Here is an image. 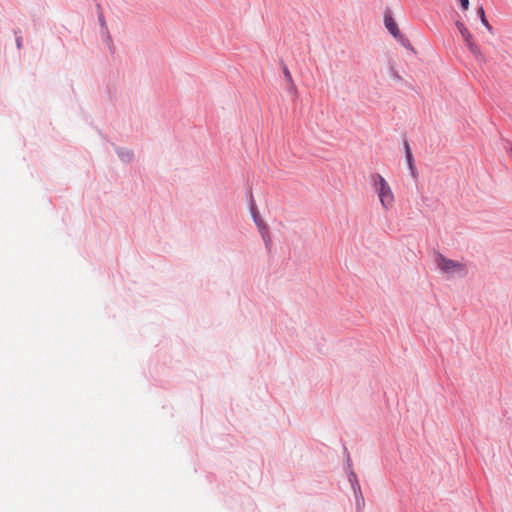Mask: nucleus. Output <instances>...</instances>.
<instances>
[{
	"label": "nucleus",
	"instance_id": "obj_4",
	"mask_svg": "<svg viewBox=\"0 0 512 512\" xmlns=\"http://www.w3.org/2000/svg\"><path fill=\"white\" fill-rule=\"evenodd\" d=\"M463 42L467 46L469 52L478 60L483 59V54L478 47V45L475 43L472 33L469 31L467 33H463L461 35Z\"/></svg>",
	"mask_w": 512,
	"mask_h": 512
},
{
	"label": "nucleus",
	"instance_id": "obj_6",
	"mask_svg": "<svg viewBox=\"0 0 512 512\" xmlns=\"http://www.w3.org/2000/svg\"><path fill=\"white\" fill-rule=\"evenodd\" d=\"M477 14H478V17L481 21V23L483 24V26L488 30V32L490 33H493V28L492 26L489 24L486 16H485V11H484V8L483 6H480L477 10Z\"/></svg>",
	"mask_w": 512,
	"mask_h": 512
},
{
	"label": "nucleus",
	"instance_id": "obj_13",
	"mask_svg": "<svg viewBox=\"0 0 512 512\" xmlns=\"http://www.w3.org/2000/svg\"><path fill=\"white\" fill-rule=\"evenodd\" d=\"M284 74H285V76H286L289 80H291V75H290V72H289V70H288L287 68H285V69H284Z\"/></svg>",
	"mask_w": 512,
	"mask_h": 512
},
{
	"label": "nucleus",
	"instance_id": "obj_11",
	"mask_svg": "<svg viewBox=\"0 0 512 512\" xmlns=\"http://www.w3.org/2000/svg\"><path fill=\"white\" fill-rule=\"evenodd\" d=\"M459 1V4L461 6V9L463 11H467L469 9V6H470V1L469 0H458Z\"/></svg>",
	"mask_w": 512,
	"mask_h": 512
},
{
	"label": "nucleus",
	"instance_id": "obj_5",
	"mask_svg": "<svg viewBox=\"0 0 512 512\" xmlns=\"http://www.w3.org/2000/svg\"><path fill=\"white\" fill-rule=\"evenodd\" d=\"M116 153L123 163H130L133 160V151L128 148H117Z\"/></svg>",
	"mask_w": 512,
	"mask_h": 512
},
{
	"label": "nucleus",
	"instance_id": "obj_15",
	"mask_svg": "<svg viewBox=\"0 0 512 512\" xmlns=\"http://www.w3.org/2000/svg\"><path fill=\"white\" fill-rule=\"evenodd\" d=\"M17 45H18V47H20V45H21V42L19 39L17 40Z\"/></svg>",
	"mask_w": 512,
	"mask_h": 512
},
{
	"label": "nucleus",
	"instance_id": "obj_3",
	"mask_svg": "<svg viewBox=\"0 0 512 512\" xmlns=\"http://www.w3.org/2000/svg\"><path fill=\"white\" fill-rule=\"evenodd\" d=\"M384 25H385V28L388 30V32L402 45L404 46L405 48H408L410 50H412V46L410 44V41L407 39V37H405L395 19L393 18L392 16V13L391 11H386L385 14H384Z\"/></svg>",
	"mask_w": 512,
	"mask_h": 512
},
{
	"label": "nucleus",
	"instance_id": "obj_1",
	"mask_svg": "<svg viewBox=\"0 0 512 512\" xmlns=\"http://www.w3.org/2000/svg\"><path fill=\"white\" fill-rule=\"evenodd\" d=\"M435 265L438 271L450 280L464 279L469 274L468 264L462 259H451L443 254H437L435 256Z\"/></svg>",
	"mask_w": 512,
	"mask_h": 512
},
{
	"label": "nucleus",
	"instance_id": "obj_9",
	"mask_svg": "<svg viewBox=\"0 0 512 512\" xmlns=\"http://www.w3.org/2000/svg\"><path fill=\"white\" fill-rule=\"evenodd\" d=\"M455 26H456L457 30L459 31L460 35H463V33L469 32V29L460 20L455 21Z\"/></svg>",
	"mask_w": 512,
	"mask_h": 512
},
{
	"label": "nucleus",
	"instance_id": "obj_14",
	"mask_svg": "<svg viewBox=\"0 0 512 512\" xmlns=\"http://www.w3.org/2000/svg\"><path fill=\"white\" fill-rule=\"evenodd\" d=\"M509 158L512 160V147L507 151Z\"/></svg>",
	"mask_w": 512,
	"mask_h": 512
},
{
	"label": "nucleus",
	"instance_id": "obj_2",
	"mask_svg": "<svg viewBox=\"0 0 512 512\" xmlns=\"http://www.w3.org/2000/svg\"><path fill=\"white\" fill-rule=\"evenodd\" d=\"M370 182L381 208L390 211L395 204V194L388 181L381 174L374 173L370 177Z\"/></svg>",
	"mask_w": 512,
	"mask_h": 512
},
{
	"label": "nucleus",
	"instance_id": "obj_10",
	"mask_svg": "<svg viewBox=\"0 0 512 512\" xmlns=\"http://www.w3.org/2000/svg\"><path fill=\"white\" fill-rule=\"evenodd\" d=\"M253 219L261 231L266 230V226H265L264 222L260 219L258 213H253Z\"/></svg>",
	"mask_w": 512,
	"mask_h": 512
},
{
	"label": "nucleus",
	"instance_id": "obj_7",
	"mask_svg": "<svg viewBox=\"0 0 512 512\" xmlns=\"http://www.w3.org/2000/svg\"><path fill=\"white\" fill-rule=\"evenodd\" d=\"M352 478H353L354 480H356V479H355V478H356V476H355L354 474H352V475L350 476V481H352ZM352 486H353V489H354V491H355V493H356V502H357V506L359 507V506H360V504H363V503H364V499H363V496H362L361 491H360V486H359V484L357 483V481H355V483H353V484H352Z\"/></svg>",
	"mask_w": 512,
	"mask_h": 512
},
{
	"label": "nucleus",
	"instance_id": "obj_12",
	"mask_svg": "<svg viewBox=\"0 0 512 512\" xmlns=\"http://www.w3.org/2000/svg\"><path fill=\"white\" fill-rule=\"evenodd\" d=\"M407 160H408L409 166L412 167V156H411L409 148H407Z\"/></svg>",
	"mask_w": 512,
	"mask_h": 512
},
{
	"label": "nucleus",
	"instance_id": "obj_8",
	"mask_svg": "<svg viewBox=\"0 0 512 512\" xmlns=\"http://www.w3.org/2000/svg\"><path fill=\"white\" fill-rule=\"evenodd\" d=\"M455 26H456L457 30L459 31L460 35H463V33L469 32V29L460 20L455 21Z\"/></svg>",
	"mask_w": 512,
	"mask_h": 512
}]
</instances>
